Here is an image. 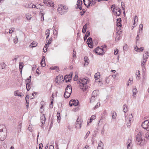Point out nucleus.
I'll list each match as a JSON object with an SVG mask.
<instances>
[{
  "instance_id": "nucleus-17",
  "label": "nucleus",
  "mask_w": 149,
  "mask_h": 149,
  "mask_svg": "<svg viewBox=\"0 0 149 149\" xmlns=\"http://www.w3.org/2000/svg\"><path fill=\"white\" fill-rule=\"evenodd\" d=\"M37 43L33 41L30 44L29 47L30 48H33V47H35L37 46Z\"/></svg>"
},
{
  "instance_id": "nucleus-30",
  "label": "nucleus",
  "mask_w": 149,
  "mask_h": 149,
  "mask_svg": "<svg viewBox=\"0 0 149 149\" xmlns=\"http://www.w3.org/2000/svg\"><path fill=\"white\" fill-rule=\"evenodd\" d=\"M57 117V121L59 123L60 122L61 120L60 114L59 113L57 112L56 115Z\"/></svg>"
},
{
  "instance_id": "nucleus-15",
  "label": "nucleus",
  "mask_w": 149,
  "mask_h": 149,
  "mask_svg": "<svg viewBox=\"0 0 149 149\" xmlns=\"http://www.w3.org/2000/svg\"><path fill=\"white\" fill-rule=\"evenodd\" d=\"M45 58L44 56H42L40 64L42 67H44L45 66Z\"/></svg>"
},
{
  "instance_id": "nucleus-54",
  "label": "nucleus",
  "mask_w": 149,
  "mask_h": 149,
  "mask_svg": "<svg viewBox=\"0 0 149 149\" xmlns=\"http://www.w3.org/2000/svg\"><path fill=\"white\" fill-rule=\"evenodd\" d=\"M26 19L27 20H30L31 18V15H26Z\"/></svg>"
},
{
  "instance_id": "nucleus-23",
  "label": "nucleus",
  "mask_w": 149,
  "mask_h": 149,
  "mask_svg": "<svg viewBox=\"0 0 149 149\" xmlns=\"http://www.w3.org/2000/svg\"><path fill=\"white\" fill-rule=\"evenodd\" d=\"M112 11L113 12L114 14L116 15V16H119L120 15V13H118L117 11H115V7L113 8V9L112 10Z\"/></svg>"
},
{
  "instance_id": "nucleus-12",
  "label": "nucleus",
  "mask_w": 149,
  "mask_h": 149,
  "mask_svg": "<svg viewBox=\"0 0 149 149\" xmlns=\"http://www.w3.org/2000/svg\"><path fill=\"white\" fill-rule=\"evenodd\" d=\"M43 2L45 4L49 6L52 7L54 6V4L50 0L48 1H43Z\"/></svg>"
},
{
  "instance_id": "nucleus-6",
  "label": "nucleus",
  "mask_w": 149,
  "mask_h": 149,
  "mask_svg": "<svg viewBox=\"0 0 149 149\" xmlns=\"http://www.w3.org/2000/svg\"><path fill=\"white\" fill-rule=\"evenodd\" d=\"M141 126L144 129L149 131V120H146L143 122Z\"/></svg>"
},
{
  "instance_id": "nucleus-61",
  "label": "nucleus",
  "mask_w": 149,
  "mask_h": 149,
  "mask_svg": "<svg viewBox=\"0 0 149 149\" xmlns=\"http://www.w3.org/2000/svg\"><path fill=\"white\" fill-rule=\"evenodd\" d=\"M29 95H26V97H25V100L26 102H27V101H29Z\"/></svg>"
},
{
  "instance_id": "nucleus-60",
  "label": "nucleus",
  "mask_w": 149,
  "mask_h": 149,
  "mask_svg": "<svg viewBox=\"0 0 149 149\" xmlns=\"http://www.w3.org/2000/svg\"><path fill=\"white\" fill-rule=\"evenodd\" d=\"M46 35H49V29H47L45 31Z\"/></svg>"
},
{
  "instance_id": "nucleus-7",
  "label": "nucleus",
  "mask_w": 149,
  "mask_h": 149,
  "mask_svg": "<svg viewBox=\"0 0 149 149\" xmlns=\"http://www.w3.org/2000/svg\"><path fill=\"white\" fill-rule=\"evenodd\" d=\"M94 51L97 54L101 55H103L104 53V49L102 48H100L99 47H97L94 50Z\"/></svg>"
},
{
  "instance_id": "nucleus-50",
  "label": "nucleus",
  "mask_w": 149,
  "mask_h": 149,
  "mask_svg": "<svg viewBox=\"0 0 149 149\" xmlns=\"http://www.w3.org/2000/svg\"><path fill=\"white\" fill-rule=\"evenodd\" d=\"M136 44H137L138 41L139 40V35L138 34L136 37Z\"/></svg>"
},
{
  "instance_id": "nucleus-4",
  "label": "nucleus",
  "mask_w": 149,
  "mask_h": 149,
  "mask_svg": "<svg viewBox=\"0 0 149 149\" xmlns=\"http://www.w3.org/2000/svg\"><path fill=\"white\" fill-rule=\"evenodd\" d=\"M4 129V131H5V126L3 125H0V139L1 141L4 140L6 138V134L3 132Z\"/></svg>"
},
{
  "instance_id": "nucleus-45",
  "label": "nucleus",
  "mask_w": 149,
  "mask_h": 149,
  "mask_svg": "<svg viewBox=\"0 0 149 149\" xmlns=\"http://www.w3.org/2000/svg\"><path fill=\"white\" fill-rule=\"evenodd\" d=\"M93 43H87V44H88V47L91 48H92L93 47V45L92 44Z\"/></svg>"
},
{
  "instance_id": "nucleus-10",
  "label": "nucleus",
  "mask_w": 149,
  "mask_h": 149,
  "mask_svg": "<svg viewBox=\"0 0 149 149\" xmlns=\"http://www.w3.org/2000/svg\"><path fill=\"white\" fill-rule=\"evenodd\" d=\"M57 83L59 84L63 81V79L62 76H58L56 77L55 80Z\"/></svg>"
},
{
  "instance_id": "nucleus-36",
  "label": "nucleus",
  "mask_w": 149,
  "mask_h": 149,
  "mask_svg": "<svg viewBox=\"0 0 149 149\" xmlns=\"http://www.w3.org/2000/svg\"><path fill=\"white\" fill-rule=\"evenodd\" d=\"M117 116V114L116 112L113 111L112 113V118L113 119H115Z\"/></svg>"
},
{
  "instance_id": "nucleus-35",
  "label": "nucleus",
  "mask_w": 149,
  "mask_h": 149,
  "mask_svg": "<svg viewBox=\"0 0 149 149\" xmlns=\"http://www.w3.org/2000/svg\"><path fill=\"white\" fill-rule=\"evenodd\" d=\"M31 6L32 3H30L29 4H26L24 6L26 8H31Z\"/></svg>"
},
{
  "instance_id": "nucleus-24",
  "label": "nucleus",
  "mask_w": 149,
  "mask_h": 149,
  "mask_svg": "<svg viewBox=\"0 0 149 149\" xmlns=\"http://www.w3.org/2000/svg\"><path fill=\"white\" fill-rule=\"evenodd\" d=\"M90 35V32L88 31L86 32L85 36L84 37V40H86L88 37Z\"/></svg>"
},
{
  "instance_id": "nucleus-47",
  "label": "nucleus",
  "mask_w": 149,
  "mask_h": 149,
  "mask_svg": "<svg viewBox=\"0 0 149 149\" xmlns=\"http://www.w3.org/2000/svg\"><path fill=\"white\" fill-rule=\"evenodd\" d=\"M14 30H15V29L14 28H10L9 29V33H11L12 32H14Z\"/></svg>"
},
{
  "instance_id": "nucleus-41",
  "label": "nucleus",
  "mask_w": 149,
  "mask_h": 149,
  "mask_svg": "<svg viewBox=\"0 0 149 149\" xmlns=\"http://www.w3.org/2000/svg\"><path fill=\"white\" fill-rule=\"evenodd\" d=\"M131 121H132V120L130 119V120H129V121H128L127 122H126L127 123V125L128 127H130V126L131 123Z\"/></svg>"
},
{
  "instance_id": "nucleus-32",
  "label": "nucleus",
  "mask_w": 149,
  "mask_h": 149,
  "mask_svg": "<svg viewBox=\"0 0 149 149\" xmlns=\"http://www.w3.org/2000/svg\"><path fill=\"white\" fill-rule=\"evenodd\" d=\"M97 97H95L93 96H92L90 98V103H92L93 102L95 99Z\"/></svg>"
},
{
  "instance_id": "nucleus-29",
  "label": "nucleus",
  "mask_w": 149,
  "mask_h": 149,
  "mask_svg": "<svg viewBox=\"0 0 149 149\" xmlns=\"http://www.w3.org/2000/svg\"><path fill=\"white\" fill-rule=\"evenodd\" d=\"M84 61L85 62V64H84V65H88L89 63L88 61L89 59L88 58V57L86 56H85L84 57Z\"/></svg>"
},
{
  "instance_id": "nucleus-39",
  "label": "nucleus",
  "mask_w": 149,
  "mask_h": 149,
  "mask_svg": "<svg viewBox=\"0 0 149 149\" xmlns=\"http://www.w3.org/2000/svg\"><path fill=\"white\" fill-rule=\"evenodd\" d=\"M141 66L142 70L143 71H144L146 70L145 64L141 63Z\"/></svg>"
},
{
  "instance_id": "nucleus-49",
  "label": "nucleus",
  "mask_w": 149,
  "mask_h": 149,
  "mask_svg": "<svg viewBox=\"0 0 149 149\" xmlns=\"http://www.w3.org/2000/svg\"><path fill=\"white\" fill-rule=\"evenodd\" d=\"M121 6L123 10H124L125 9V6L124 4L122 2H121Z\"/></svg>"
},
{
  "instance_id": "nucleus-51",
  "label": "nucleus",
  "mask_w": 149,
  "mask_h": 149,
  "mask_svg": "<svg viewBox=\"0 0 149 149\" xmlns=\"http://www.w3.org/2000/svg\"><path fill=\"white\" fill-rule=\"evenodd\" d=\"M19 57V56L17 55L15 56V58L13 60V61H15V62L16 63L17 60Z\"/></svg>"
},
{
  "instance_id": "nucleus-62",
  "label": "nucleus",
  "mask_w": 149,
  "mask_h": 149,
  "mask_svg": "<svg viewBox=\"0 0 149 149\" xmlns=\"http://www.w3.org/2000/svg\"><path fill=\"white\" fill-rule=\"evenodd\" d=\"M41 20L42 21H43L44 20V14L43 13H41Z\"/></svg>"
},
{
  "instance_id": "nucleus-22",
  "label": "nucleus",
  "mask_w": 149,
  "mask_h": 149,
  "mask_svg": "<svg viewBox=\"0 0 149 149\" xmlns=\"http://www.w3.org/2000/svg\"><path fill=\"white\" fill-rule=\"evenodd\" d=\"M87 24H86L83 26L82 30V32L83 33H86L87 29Z\"/></svg>"
},
{
  "instance_id": "nucleus-18",
  "label": "nucleus",
  "mask_w": 149,
  "mask_h": 149,
  "mask_svg": "<svg viewBox=\"0 0 149 149\" xmlns=\"http://www.w3.org/2000/svg\"><path fill=\"white\" fill-rule=\"evenodd\" d=\"M122 21L121 18H119L117 19V26L121 27L122 26L121 24V22Z\"/></svg>"
},
{
  "instance_id": "nucleus-25",
  "label": "nucleus",
  "mask_w": 149,
  "mask_h": 149,
  "mask_svg": "<svg viewBox=\"0 0 149 149\" xmlns=\"http://www.w3.org/2000/svg\"><path fill=\"white\" fill-rule=\"evenodd\" d=\"M132 92L133 93V96L134 97L135 95H136L137 92V91L136 88H134L132 89Z\"/></svg>"
},
{
  "instance_id": "nucleus-46",
  "label": "nucleus",
  "mask_w": 149,
  "mask_h": 149,
  "mask_svg": "<svg viewBox=\"0 0 149 149\" xmlns=\"http://www.w3.org/2000/svg\"><path fill=\"white\" fill-rule=\"evenodd\" d=\"M13 41H14V43L15 44H16L18 42V38H17V36H16L15 38L14 39Z\"/></svg>"
},
{
  "instance_id": "nucleus-64",
  "label": "nucleus",
  "mask_w": 149,
  "mask_h": 149,
  "mask_svg": "<svg viewBox=\"0 0 149 149\" xmlns=\"http://www.w3.org/2000/svg\"><path fill=\"white\" fill-rule=\"evenodd\" d=\"M39 149H42V148L43 147V145L42 143H40L39 145Z\"/></svg>"
},
{
  "instance_id": "nucleus-11",
  "label": "nucleus",
  "mask_w": 149,
  "mask_h": 149,
  "mask_svg": "<svg viewBox=\"0 0 149 149\" xmlns=\"http://www.w3.org/2000/svg\"><path fill=\"white\" fill-rule=\"evenodd\" d=\"M72 75V73L71 74L66 75L64 77V79L66 82L70 81L71 79Z\"/></svg>"
},
{
  "instance_id": "nucleus-5",
  "label": "nucleus",
  "mask_w": 149,
  "mask_h": 149,
  "mask_svg": "<svg viewBox=\"0 0 149 149\" xmlns=\"http://www.w3.org/2000/svg\"><path fill=\"white\" fill-rule=\"evenodd\" d=\"M80 82V86L82 89L84 91H85L86 89V84L88 82V80L86 78L84 79H80L79 81Z\"/></svg>"
},
{
  "instance_id": "nucleus-40",
  "label": "nucleus",
  "mask_w": 149,
  "mask_h": 149,
  "mask_svg": "<svg viewBox=\"0 0 149 149\" xmlns=\"http://www.w3.org/2000/svg\"><path fill=\"white\" fill-rule=\"evenodd\" d=\"M128 48V45L127 44H125V45L123 46V49L124 51H127Z\"/></svg>"
},
{
  "instance_id": "nucleus-55",
  "label": "nucleus",
  "mask_w": 149,
  "mask_h": 149,
  "mask_svg": "<svg viewBox=\"0 0 149 149\" xmlns=\"http://www.w3.org/2000/svg\"><path fill=\"white\" fill-rule=\"evenodd\" d=\"M100 104L97 103L96 105L94 107V109H96L98 107H100Z\"/></svg>"
},
{
  "instance_id": "nucleus-31",
  "label": "nucleus",
  "mask_w": 149,
  "mask_h": 149,
  "mask_svg": "<svg viewBox=\"0 0 149 149\" xmlns=\"http://www.w3.org/2000/svg\"><path fill=\"white\" fill-rule=\"evenodd\" d=\"M1 68L2 69L5 68L7 65L4 62H2L1 63Z\"/></svg>"
},
{
  "instance_id": "nucleus-13",
  "label": "nucleus",
  "mask_w": 149,
  "mask_h": 149,
  "mask_svg": "<svg viewBox=\"0 0 149 149\" xmlns=\"http://www.w3.org/2000/svg\"><path fill=\"white\" fill-rule=\"evenodd\" d=\"M82 2L81 0H78L77 2V8H79L80 10L82 9Z\"/></svg>"
},
{
  "instance_id": "nucleus-37",
  "label": "nucleus",
  "mask_w": 149,
  "mask_h": 149,
  "mask_svg": "<svg viewBox=\"0 0 149 149\" xmlns=\"http://www.w3.org/2000/svg\"><path fill=\"white\" fill-rule=\"evenodd\" d=\"M92 39L91 37H89L87 39V43H93Z\"/></svg>"
},
{
  "instance_id": "nucleus-20",
  "label": "nucleus",
  "mask_w": 149,
  "mask_h": 149,
  "mask_svg": "<svg viewBox=\"0 0 149 149\" xmlns=\"http://www.w3.org/2000/svg\"><path fill=\"white\" fill-rule=\"evenodd\" d=\"M24 66V64L23 62H20L19 63V70L21 73H22V68Z\"/></svg>"
},
{
  "instance_id": "nucleus-8",
  "label": "nucleus",
  "mask_w": 149,
  "mask_h": 149,
  "mask_svg": "<svg viewBox=\"0 0 149 149\" xmlns=\"http://www.w3.org/2000/svg\"><path fill=\"white\" fill-rule=\"evenodd\" d=\"M79 104V101L77 100H71L69 103V105L70 106H72V105L75 106H76Z\"/></svg>"
},
{
  "instance_id": "nucleus-33",
  "label": "nucleus",
  "mask_w": 149,
  "mask_h": 149,
  "mask_svg": "<svg viewBox=\"0 0 149 149\" xmlns=\"http://www.w3.org/2000/svg\"><path fill=\"white\" fill-rule=\"evenodd\" d=\"M136 47H137V49H136V47L135 48V50L136 51L139 50L140 52H141L143 50V47H141L140 48H138L137 46H136Z\"/></svg>"
},
{
  "instance_id": "nucleus-16",
  "label": "nucleus",
  "mask_w": 149,
  "mask_h": 149,
  "mask_svg": "<svg viewBox=\"0 0 149 149\" xmlns=\"http://www.w3.org/2000/svg\"><path fill=\"white\" fill-rule=\"evenodd\" d=\"M104 144L103 143L100 141L99 143L97 149H104Z\"/></svg>"
},
{
  "instance_id": "nucleus-53",
  "label": "nucleus",
  "mask_w": 149,
  "mask_h": 149,
  "mask_svg": "<svg viewBox=\"0 0 149 149\" xmlns=\"http://www.w3.org/2000/svg\"><path fill=\"white\" fill-rule=\"evenodd\" d=\"M14 95L16 96L17 95V96H21V95H19L18 93V91H15Z\"/></svg>"
},
{
  "instance_id": "nucleus-57",
  "label": "nucleus",
  "mask_w": 149,
  "mask_h": 149,
  "mask_svg": "<svg viewBox=\"0 0 149 149\" xmlns=\"http://www.w3.org/2000/svg\"><path fill=\"white\" fill-rule=\"evenodd\" d=\"M143 25L142 24H140L139 25V29H139V30H142L143 29Z\"/></svg>"
},
{
  "instance_id": "nucleus-26",
  "label": "nucleus",
  "mask_w": 149,
  "mask_h": 149,
  "mask_svg": "<svg viewBox=\"0 0 149 149\" xmlns=\"http://www.w3.org/2000/svg\"><path fill=\"white\" fill-rule=\"evenodd\" d=\"M97 92L98 91H97V90H94L92 93V96H93L94 97H97Z\"/></svg>"
},
{
  "instance_id": "nucleus-28",
  "label": "nucleus",
  "mask_w": 149,
  "mask_h": 149,
  "mask_svg": "<svg viewBox=\"0 0 149 149\" xmlns=\"http://www.w3.org/2000/svg\"><path fill=\"white\" fill-rule=\"evenodd\" d=\"M31 84H28L26 83V88L27 91H29L31 88Z\"/></svg>"
},
{
  "instance_id": "nucleus-63",
  "label": "nucleus",
  "mask_w": 149,
  "mask_h": 149,
  "mask_svg": "<svg viewBox=\"0 0 149 149\" xmlns=\"http://www.w3.org/2000/svg\"><path fill=\"white\" fill-rule=\"evenodd\" d=\"M121 33V31H119L118 32H117V36H118L119 38L120 36V35Z\"/></svg>"
},
{
  "instance_id": "nucleus-2",
  "label": "nucleus",
  "mask_w": 149,
  "mask_h": 149,
  "mask_svg": "<svg viewBox=\"0 0 149 149\" xmlns=\"http://www.w3.org/2000/svg\"><path fill=\"white\" fill-rule=\"evenodd\" d=\"M57 10L58 12L61 15H63L67 13L68 10L67 6L63 5H61L59 6Z\"/></svg>"
},
{
  "instance_id": "nucleus-56",
  "label": "nucleus",
  "mask_w": 149,
  "mask_h": 149,
  "mask_svg": "<svg viewBox=\"0 0 149 149\" xmlns=\"http://www.w3.org/2000/svg\"><path fill=\"white\" fill-rule=\"evenodd\" d=\"M85 12L86 10H82L80 12V15H83Z\"/></svg>"
},
{
  "instance_id": "nucleus-14",
  "label": "nucleus",
  "mask_w": 149,
  "mask_h": 149,
  "mask_svg": "<svg viewBox=\"0 0 149 149\" xmlns=\"http://www.w3.org/2000/svg\"><path fill=\"white\" fill-rule=\"evenodd\" d=\"M45 115L42 113V114L40 117L41 122L42 125L44 124L45 122Z\"/></svg>"
},
{
  "instance_id": "nucleus-27",
  "label": "nucleus",
  "mask_w": 149,
  "mask_h": 149,
  "mask_svg": "<svg viewBox=\"0 0 149 149\" xmlns=\"http://www.w3.org/2000/svg\"><path fill=\"white\" fill-rule=\"evenodd\" d=\"M149 56V53L147 51L144 54H143V57L144 58L148 59Z\"/></svg>"
},
{
  "instance_id": "nucleus-48",
  "label": "nucleus",
  "mask_w": 149,
  "mask_h": 149,
  "mask_svg": "<svg viewBox=\"0 0 149 149\" xmlns=\"http://www.w3.org/2000/svg\"><path fill=\"white\" fill-rule=\"evenodd\" d=\"M117 10L118 12L119 13H120V14H121V10L118 7H117L115 8V10Z\"/></svg>"
},
{
  "instance_id": "nucleus-43",
  "label": "nucleus",
  "mask_w": 149,
  "mask_h": 149,
  "mask_svg": "<svg viewBox=\"0 0 149 149\" xmlns=\"http://www.w3.org/2000/svg\"><path fill=\"white\" fill-rule=\"evenodd\" d=\"M146 138L147 139H149V131L147 132L145 134Z\"/></svg>"
},
{
  "instance_id": "nucleus-1",
  "label": "nucleus",
  "mask_w": 149,
  "mask_h": 149,
  "mask_svg": "<svg viewBox=\"0 0 149 149\" xmlns=\"http://www.w3.org/2000/svg\"><path fill=\"white\" fill-rule=\"evenodd\" d=\"M143 137V132H139L136 136V143L140 146H142L145 144Z\"/></svg>"
},
{
  "instance_id": "nucleus-34",
  "label": "nucleus",
  "mask_w": 149,
  "mask_h": 149,
  "mask_svg": "<svg viewBox=\"0 0 149 149\" xmlns=\"http://www.w3.org/2000/svg\"><path fill=\"white\" fill-rule=\"evenodd\" d=\"M22 128V123H19L17 127V130L19 132L21 131Z\"/></svg>"
},
{
  "instance_id": "nucleus-42",
  "label": "nucleus",
  "mask_w": 149,
  "mask_h": 149,
  "mask_svg": "<svg viewBox=\"0 0 149 149\" xmlns=\"http://www.w3.org/2000/svg\"><path fill=\"white\" fill-rule=\"evenodd\" d=\"M123 111L125 113L127 112V107L125 105H124L123 106Z\"/></svg>"
},
{
  "instance_id": "nucleus-58",
  "label": "nucleus",
  "mask_w": 149,
  "mask_h": 149,
  "mask_svg": "<svg viewBox=\"0 0 149 149\" xmlns=\"http://www.w3.org/2000/svg\"><path fill=\"white\" fill-rule=\"evenodd\" d=\"M118 52V50L117 49H115L114 52V54L115 55H116L117 54Z\"/></svg>"
},
{
  "instance_id": "nucleus-3",
  "label": "nucleus",
  "mask_w": 149,
  "mask_h": 149,
  "mask_svg": "<svg viewBox=\"0 0 149 149\" xmlns=\"http://www.w3.org/2000/svg\"><path fill=\"white\" fill-rule=\"evenodd\" d=\"M72 92V88L70 85H67L65 89L64 97L66 98H68Z\"/></svg>"
},
{
  "instance_id": "nucleus-21",
  "label": "nucleus",
  "mask_w": 149,
  "mask_h": 149,
  "mask_svg": "<svg viewBox=\"0 0 149 149\" xmlns=\"http://www.w3.org/2000/svg\"><path fill=\"white\" fill-rule=\"evenodd\" d=\"M132 143V141L131 140L128 139L127 142V149H131V147L130 146V144Z\"/></svg>"
},
{
  "instance_id": "nucleus-44",
  "label": "nucleus",
  "mask_w": 149,
  "mask_h": 149,
  "mask_svg": "<svg viewBox=\"0 0 149 149\" xmlns=\"http://www.w3.org/2000/svg\"><path fill=\"white\" fill-rule=\"evenodd\" d=\"M137 21H138L137 17V16H136V15H135V17H134V23L133 24V25H135V22H137Z\"/></svg>"
},
{
  "instance_id": "nucleus-9",
  "label": "nucleus",
  "mask_w": 149,
  "mask_h": 149,
  "mask_svg": "<svg viewBox=\"0 0 149 149\" xmlns=\"http://www.w3.org/2000/svg\"><path fill=\"white\" fill-rule=\"evenodd\" d=\"M82 121L79 119V117L77 119L75 123V127L79 129L81 128Z\"/></svg>"
},
{
  "instance_id": "nucleus-19",
  "label": "nucleus",
  "mask_w": 149,
  "mask_h": 149,
  "mask_svg": "<svg viewBox=\"0 0 149 149\" xmlns=\"http://www.w3.org/2000/svg\"><path fill=\"white\" fill-rule=\"evenodd\" d=\"M52 40V38H50L49 40L47 43L45 45V47L46 48L45 49L46 50L47 49V48H48L49 45L51 43Z\"/></svg>"
},
{
  "instance_id": "nucleus-59",
  "label": "nucleus",
  "mask_w": 149,
  "mask_h": 149,
  "mask_svg": "<svg viewBox=\"0 0 149 149\" xmlns=\"http://www.w3.org/2000/svg\"><path fill=\"white\" fill-rule=\"evenodd\" d=\"M76 51L75 50H74L73 52V58H76Z\"/></svg>"
},
{
  "instance_id": "nucleus-38",
  "label": "nucleus",
  "mask_w": 149,
  "mask_h": 149,
  "mask_svg": "<svg viewBox=\"0 0 149 149\" xmlns=\"http://www.w3.org/2000/svg\"><path fill=\"white\" fill-rule=\"evenodd\" d=\"M88 2V6H86L88 8L90 5L91 6L92 4V2L93 1V0H87Z\"/></svg>"
},
{
  "instance_id": "nucleus-52",
  "label": "nucleus",
  "mask_w": 149,
  "mask_h": 149,
  "mask_svg": "<svg viewBox=\"0 0 149 149\" xmlns=\"http://www.w3.org/2000/svg\"><path fill=\"white\" fill-rule=\"evenodd\" d=\"M105 82L107 84H108L109 83V79L106 77L105 79Z\"/></svg>"
}]
</instances>
